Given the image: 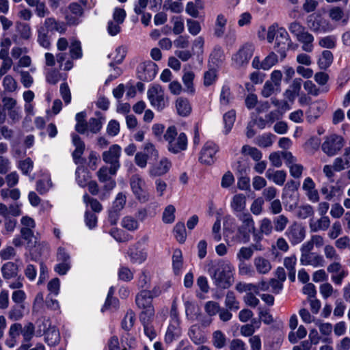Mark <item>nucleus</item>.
Here are the masks:
<instances>
[{
    "instance_id": "nucleus-1",
    "label": "nucleus",
    "mask_w": 350,
    "mask_h": 350,
    "mask_svg": "<svg viewBox=\"0 0 350 350\" xmlns=\"http://www.w3.org/2000/svg\"><path fill=\"white\" fill-rule=\"evenodd\" d=\"M208 266V272L217 288L226 289L232 286L234 267L229 261L221 259L211 261Z\"/></svg>"
},
{
    "instance_id": "nucleus-2",
    "label": "nucleus",
    "mask_w": 350,
    "mask_h": 350,
    "mask_svg": "<svg viewBox=\"0 0 350 350\" xmlns=\"http://www.w3.org/2000/svg\"><path fill=\"white\" fill-rule=\"evenodd\" d=\"M288 29L296 38L297 40L302 44L301 49L307 53H311L314 49V36L306 29L300 22L294 21L291 23Z\"/></svg>"
},
{
    "instance_id": "nucleus-3",
    "label": "nucleus",
    "mask_w": 350,
    "mask_h": 350,
    "mask_svg": "<svg viewBox=\"0 0 350 350\" xmlns=\"http://www.w3.org/2000/svg\"><path fill=\"white\" fill-rule=\"evenodd\" d=\"M177 136V131L175 126H172L167 128L164 134V139L167 142V149L170 152L177 154L187 149V137L184 133H180Z\"/></svg>"
},
{
    "instance_id": "nucleus-4",
    "label": "nucleus",
    "mask_w": 350,
    "mask_h": 350,
    "mask_svg": "<svg viewBox=\"0 0 350 350\" xmlns=\"http://www.w3.org/2000/svg\"><path fill=\"white\" fill-rule=\"evenodd\" d=\"M237 217L242 224L237 228V239L240 243H247L250 240V233L255 230L254 219L249 213H242Z\"/></svg>"
},
{
    "instance_id": "nucleus-5",
    "label": "nucleus",
    "mask_w": 350,
    "mask_h": 350,
    "mask_svg": "<svg viewBox=\"0 0 350 350\" xmlns=\"http://www.w3.org/2000/svg\"><path fill=\"white\" fill-rule=\"evenodd\" d=\"M118 170L112 171V168L107 165L102 166L96 172V176L100 183L103 184V193L100 196V199H104L107 194L112 191L116 185V180L113 178L117 173Z\"/></svg>"
},
{
    "instance_id": "nucleus-6",
    "label": "nucleus",
    "mask_w": 350,
    "mask_h": 350,
    "mask_svg": "<svg viewBox=\"0 0 350 350\" xmlns=\"http://www.w3.org/2000/svg\"><path fill=\"white\" fill-rule=\"evenodd\" d=\"M255 47L254 44L246 42L243 44L239 51L232 57L233 65L237 68L245 66L252 58Z\"/></svg>"
},
{
    "instance_id": "nucleus-7",
    "label": "nucleus",
    "mask_w": 350,
    "mask_h": 350,
    "mask_svg": "<svg viewBox=\"0 0 350 350\" xmlns=\"http://www.w3.org/2000/svg\"><path fill=\"white\" fill-rule=\"evenodd\" d=\"M148 98L151 105L158 111H162L167 105V100L165 98V93L159 85H155L148 89Z\"/></svg>"
},
{
    "instance_id": "nucleus-8",
    "label": "nucleus",
    "mask_w": 350,
    "mask_h": 350,
    "mask_svg": "<svg viewBox=\"0 0 350 350\" xmlns=\"http://www.w3.org/2000/svg\"><path fill=\"white\" fill-rule=\"evenodd\" d=\"M130 185L135 198L141 202L149 200L150 195L145 189L146 183L139 174H134L130 178Z\"/></svg>"
},
{
    "instance_id": "nucleus-9",
    "label": "nucleus",
    "mask_w": 350,
    "mask_h": 350,
    "mask_svg": "<svg viewBox=\"0 0 350 350\" xmlns=\"http://www.w3.org/2000/svg\"><path fill=\"white\" fill-rule=\"evenodd\" d=\"M152 295L151 292L148 291H142L137 296L135 302L137 306L143 309L140 316L153 317L154 315V310L152 305Z\"/></svg>"
},
{
    "instance_id": "nucleus-10",
    "label": "nucleus",
    "mask_w": 350,
    "mask_h": 350,
    "mask_svg": "<svg viewBox=\"0 0 350 350\" xmlns=\"http://www.w3.org/2000/svg\"><path fill=\"white\" fill-rule=\"evenodd\" d=\"M120 154L121 148L117 144L111 146L108 150L104 151L102 154L103 161L110 165L109 167L112 168L113 172L118 170L120 167Z\"/></svg>"
},
{
    "instance_id": "nucleus-11",
    "label": "nucleus",
    "mask_w": 350,
    "mask_h": 350,
    "mask_svg": "<svg viewBox=\"0 0 350 350\" xmlns=\"http://www.w3.org/2000/svg\"><path fill=\"white\" fill-rule=\"evenodd\" d=\"M343 146V139L338 135H332L325 138L322 144V150L328 156L335 155Z\"/></svg>"
},
{
    "instance_id": "nucleus-12",
    "label": "nucleus",
    "mask_w": 350,
    "mask_h": 350,
    "mask_svg": "<svg viewBox=\"0 0 350 350\" xmlns=\"http://www.w3.org/2000/svg\"><path fill=\"white\" fill-rule=\"evenodd\" d=\"M285 235L292 245H297L304 239L306 229L301 224L295 221L288 226Z\"/></svg>"
},
{
    "instance_id": "nucleus-13",
    "label": "nucleus",
    "mask_w": 350,
    "mask_h": 350,
    "mask_svg": "<svg viewBox=\"0 0 350 350\" xmlns=\"http://www.w3.org/2000/svg\"><path fill=\"white\" fill-rule=\"evenodd\" d=\"M293 42L290 38L288 33L284 28H279L278 29V35L275 38L274 49L277 52L280 53L282 56H286V51L291 45Z\"/></svg>"
},
{
    "instance_id": "nucleus-14",
    "label": "nucleus",
    "mask_w": 350,
    "mask_h": 350,
    "mask_svg": "<svg viewBox=\"0 0 350 350\" xmlns=\"http://www.w3.org/2000/svg\"><path fill=\"white\" fill-rule=\"evenodd\" d=\"M157 72V66L155 63L148 61L141 64L138 67L137 74L140 80L150 81L153 80Z\"/></svg>"
},
{
    "instance_id": "nucleus-15",
    "label": "nucleus",
    "mask_w": 350,
    "mask_h": 350,
    "mask_svg": "<svg viewBox=\"0 0 350 350\" xmlns=\"http://www.w3.org/2000/svg\"><path fill=\"white\" fill-rule=\"evenodd\" d=\"M307 26L313 32L321 33H326L332 29L329 23L323 18H319L309 16L307 18Z\"/></svg>"
},
{
    "instance_id": "nucleus-16",
    "label": "nucleus",
    "mask_w": 350,
    "mask_h": 350,
    "mask_svg": "<svg viewBox=\"0 0 350 350\" xmlns=\"http://www.w3.org/2000/svg\"><path fill=\"white\" fill-rule=\"evenodd\" d=\"M218 151L217 146L211 142H206L201 150L200 161L206 165H211L215 162V155Z\"/></svg>"
},
{
    "instance_id": "nucleus-17",
    "label": "nucleus",
    "mask_w": 350,
    "mask_h": 350,
    "mask_svg": "<svg viewBox=\"0 0 350 350\" xmlns=\"http://www.w3.org/2000/svg\"><path fill=\"white\" fill-rule=\"evenodd\" d=\"M300 262L302 265H310L314 267H323L325 260L323 257L317 253L301 254Z\"/></svg>"
},
{
    "instance_id": "nucleus-18",
    "label": "nucleus",
    "mask_w": 350,
    "mask_h": 350,
    "mask_svg": "<svg viewBox=\"0 0 350 350\" xmlns=\"http://www.w3.org/2000/svg\"><path fill=\"white\" fill-rule=\"evenodd\" d=\"M39 29L49 33L53 31H57L60 33H64L66 31V27L62 22L57 21L53 17H47L45 18L43 25Z\"/></svg>"
},
{
    "instance_id": "nucleus-19",
    "label": "nucleus",
    "mask_w": 350,
    "mask_h": 350,
    "mask_svg": "<svg viewBox=\"0 0 350 350\" xmlns=\"http://www.w3.org/2000/svg\"><path fill=\"white\" fill-rule=\"evenodd\" d=\"M172 166L171 161L167 158H162L160 161L152 165L149 170L150 176H161L168 172Z\"/></svg>"
},
{
    "instance_id": "nucleus-20",
    "label": "nucleus",
    "mask_w": 350,
    "mask_h": 350,
    "mask_svg": "<svg viewBox=\"0 0 350 350\" xmlns=\"http://www.w3.org/2000/svg\"><path fill=\"white\" fill-rule=\"evenodd\" d=\"M302 188L306 191V194L310 202H317L319 201L318 191L315 189V183L311 178H305Z\"/></svg>"
},
{
    "instance_id": "nucleus-21",
    "label": "nucleus",
    "mask_w": 350,
    "mask_h": 350,
    "mask_svg": "<svg viewBox=\"0 0 350 350\" xmlns=\"http://www.w3.org/2000/svg\"><path fill=\"white\" fill-rule=\"evenodd\" d=\"M20 269L16 262L9 261L3 264L1 269L3 278L10 280L18 277Z\"/></svg>"
},
{
    "instance_id": "nucleus-22",
    "label": "nucleus",
    "mask_w": 350,
    "mask_h": 350,
    "mask_svg": "<svg viewBox=\"0 0 350 350\" xmlns=\"http://www.w3.org/2000/svg\"><path fill=\"white\" fill-rule=\"evenodd\" d=\"M180 334L181 331L179 327V322H177L176 320L175 319V321L173 323H170L167 327L165 336V342L169 344L172 342L174 340L179 338Z\"/></svg>"
},
{
    "instance_id": "nucleus-23",
    "label": "nucleus",
    "mask_w": 350,
    "mask_h": 350,
    "mask_svg": "<svg viewBox=\"0 0 350 350\" xmlns=\"http://www.w3.org/2000/svg\"><path fill=\"white\" fill-rule=\"evenodd\" d=\"M301 79H295L289 86V88L284 92V97L290 102L293 103L295 98L299 95L301 85Z\"/></svg>"
},
{
    "instance_id": "nucleus-24",
    "label": "nucleus",
    "mask_w": 350,
    "mask_h": 350,
    "mask_svg": "<svg viewBox=\"0 0 350 350\" xmlns=\"http://www.w3.org/2000/svg\"><path fill=\"white\" fill-rule=\"evenodd\" d=\"M127 253L133 262L142 263L147 258V252L139 249L137 245L131 246Z\"/></svg>"
},
{
    "instance_id": "nucleus-25",
    "label": "nucleus",
    "mask_w": 350,
    "mask_h": 350,
    "mask_svg": "<svg viewBox=\"0 0 350 350\" xmlns=\"http://www.w3.org/2000/svg\"><path fill=\"white\" fill-rule=\"evenodd\" d=\"M176 109L179 116L185 117L189 116L191 112V106L187 98L179 97L176 99Z\"/></svg>"
},
{
    "instance_id": "nucleus-26",
    "label": "nucleus",
    "mask_w": 350,
    "mask_h": 350,
    "mask_svg": "<svg viewBox=\"0 0 350 350\" xmlns=\"http://www.w3.org/2000/svg\"><path fill=\"white\" fill-rule=\"evenodd\" d=\"M267 178L271 180L278 185H283L286 178V173L284 170L274 171L272 169H268L265 173Z\"/></svg>"
},
{
    "instance_id": "nucleus-27",
    "label": "nucleus",
    "mask_w": 350,
    "mask_h": 350,
    "mask_svg": "<svg viewBox=\"0 0 350 350\" xmlns=\"http://www.w3.org/2000/svg\"><path fill=\"white\" fill-rule=\"evenodd\" d=\"M254 265L256 271L260 274H267L272 268L270 261L262 256L256 257L254 259Z\"/></svg>"
},
{
    "instance_id": "nucleus-28",
    "label": "nucleus",
    "mask_w": 350,
    "mask_h": 350,
    "mask_svg": "<svg viewBox=\"0 0 350 350\" xmlns=\"http://www.w3.org/2000/svg\"><path fill=\"white\" fill-rule=\"evenodd\" d=\"M152 318L153 317H146L145 315L139 317L140 321L144 327V334L150 340L155 338L157 336V333L152 325Z\"/></svg>"
},
{
    "instance_id": "nucleus-29",
    "label": "nucleus",
    "mask_w": 350,
    "mask_h": 350,
    "mask_svg": "<svg viewBox=\"0 0 350 350\" xmlns=\"http://www.w3.org/2000/svg\"><path fill=\"white\" fill-rule=\"evenodd\" d=\"M188 335L196 345L202 344L206 340L203 332L197 325H193L189 328Z\"/></svg>"
},
{
    "instance_id": "nucleus-30",
    "label": "nucleus",
    "mask_w": 350,
    "mask_h": 350,
    "mask_svg": "<svg viewBox=\"0 0 350 350\" xmlns=\"http://www.w3.org/2000/svg\"><path fill=\"white\" fill-rule=\"evenodd\" d=\"M330 225V220L327 216H321L320 219L314 221L310 220V228L312 232H318L319 230H326Z\"/></svg>"
},
{
    "instance_id": "nucleus-31",
    "label": "nucleus",
    "mask_w": 350,
    "mask_h": 350,
    "mask_svg": "<svg viewBox=\"0 0 350 350\" xmlns=\"http://www.w3.org/2000/svg\"><path fill=\"white\" fill-rule=\"evenodd\" d=\"M325 107V103H323L322 105H315L310 107L306 112V118L308 122L309 123H314L319 118Z\"/></svg>"
},
{
    "instance_id": "nucleus-32",
    "label": "nucleus",
    "mask_w": 350,
    "mask_h": 350,
    "mask_svg": "<svg viewBox=\"0 0 350 350\" xmlns=\"http://www.w3.org/2000/svg\"><path fill=\"white\" fill-rule=\"evenodd\" d=\"M297 263V258L295 255L286 257L284 259V266L288 271V278L293 282L295 280V265Z\"/></svg>"
},
{
    "instance_id": "nucleus-33",
    "label": "nucleus",
    "mask_w": 350,
    "mask_h": 350,
    "mask_svg": "<svg viewBox=\"0 0 350 350\" xmlns=\"http://www.w3.org/2000/svg\"><path fill=\"white\" fill-rule=\"evenodd\" d=\"M225 60L224 51L220 46H215L209 57V63L219 66Z\"/></svg>"
},
{
    "instance_id": "nucleus-34",
    "label": "nucleus",
    "mask_w": 350,
    "mask_h": 350,
    "mask_svg": "<svg viewBox=\"0 0 350 350\" xmlns=\"http://www.w3.org/2000/svg\"><path fill=\"white\" fill-rule=\"evenodd\" d=\"M45 334V342L49 346L57 345L60 340V335L59 331L55 327H51L47 329Z\"/></svg>"
},
{
    "instance_id": "nucleus-35",
    "label": "nucleus",
    "mask_w": 350,
    "mask_h": 350,
    "mask_svg": "<svg viewBox=\"0 0 350 350\" xmlns=\"http://www.w3.org/2000/svg\"><path fill=\"white\" fill-rule=\"evenodd\" d=\"M227 18L222 14L217 15L214 29L215 36L221 38L224 36Z\"/></svg>"
},
{
    "instance_id": "nucleus-36",
    "label": "nucleus",
    "mask_w": 350,
    "mask_h": 350,
    "mask_svg": "<svg viewBox=\"0 0 350 350\" xmlns=\"http://www.w3.org/2000/svg\"><path fill=\"white\" fill-rule=\"evenodd\" d=\"M96 115L98 116V118H91L88 122V130L94 134H96L100 131L104 120V118L99 116L100 115V112L97 113Z\"/></svg>"
},
{
    "instance_id": "nucleus-37",
    "label": "nucleus",
    "mask_w": 350,
    "mask_h": 350,
    "mask_svg": "<svg viewBox=\"0 0 350 350\" xmlns=\"http://www.w3.org/2000/svg\"><path fill=\"white\" fill-rule=\"evenodd\" d=\"M25 305L15 304L8 312V318L12 321H18L24 316Z\"/></svg>"
},
{
    "instance_id": "nucleus-38",
    "label": "nucleus",
    "mask_w": 350,
    "mask_h": 350,
    "mask_svg": "<svg viewBox=\"0 0 350 350\" xmlns=\"http://www.w3.org/2000/svg\"><path fill=\"white\" fill-rule=\"evenodd\" d=\"M289 223L288 218L284 215H279L273 219V226L276 232H282Z\"/></svg>"
},
{
    "instance_id": "nucleus-39",
    "label": "nucleus",
    "mask_w": 350,
    "mask_h": 350,
    "mask_svg": "<svg viewBox=\"0 0 350 350\" xmlns=\"http://www.w3.org/2000/svg\"><path fill=\"white\" fill-rule=\"evenodd\" d=\"M2 85L5 92H14L18 88L16 80L10 75H5L3 77Z\"/></svg>"
},
{
    "instance_id": "nucleus-40",
    "label": "nucleus",
    "mask_w": 350,
    "mask_h": 350,
    "mask_svg": "<svg viewBox=\"0 0 350 350\" xmlns=\"http://www.w3.org/2000/svg\"><path fill=\"white\" fill-rule=\"evenodd\" d=\"M329 17L334 21H339L342 20L343 22H346L347 20L344 19L345 14L344 9L340 6H333L328 11Z\"/></svg>"
},
{
    "instance_id": "nucleus-41",
    "label": "nucleus",
    "mask_w": 350,
    "mask_h": 350,
    "mask_svg": "<svg viewBox=\"0 0 350 350\" xmlns=\"http://www.w3.org/2000/svg\"><path fill=\"white\" fill-rule=\"evenodd\" d=\"M225 306L230 310L239 309V302L237 301L233 291H228L225 298Z\"/></svg>"
},
{
    "instance_id": "nucleus-42",
    "label": "nucleus",
    "mask_w": 350,
    "mask_h": 350,
    "mask_svg": "<svg viewBox=\"0 0 350 350\" xmlns=\"http://www.w3.org/2000/svg\"><path fill=\"white\" fill-rule=\"evenodd\" d=\"M70 58L72 59H80L83 56L81 42L79 40H73L69 46Z\"/></svg>"
},
{
    "instance_id": "nucleus-43",
    "label": "nucleus",
    "mask_w": 350,
    "mask_h": 350,
    "mask_svg": "<svg viewBox=\"0 0 350 350\" xmlns=\"http://www.w3.org/2000/svg\"><path fill=\"white\" fill-rule=\"evenodd\" d=\"M16 31L21 38L29 40L31 36V29L29 24L25 23H16Z\"/></svg>"
},
{
    "instance_id": "nucleus-44",
    "label": "nucleus",
    "mask_w": 350,
    "mask_h": 350,
    "mask_svg": "<svg viewBox=\"0 0 350 350\" xmlns=\"http://www.w3.org/2000/svg\"><path fill=\"white\" fill-rule=\"evenodd\" d=\"M304 89L307 91L308 94L317 96L321 92H327L329 88L324 87L321 90L317 87V85L312 81H306L304 84Z\"/></svg>"
},
{
    "instance_id": "nucleus-45",
    "label": "nucleus",
    "mask_w": 350,
    "mask_h": 350,
    "mask_svg": "<svg viewBox=\"0 0 350 350\" xmlns=\"http://www.w3.org/2000/svg\"><path fill=\"white\" fill-rule=\"evenodd\" d=\"M333 55L329 51L325 50L322 53L321 57L318 61V64L321 69H326L333 62Z\"/></svg>"
},
{
    "instance_id": "nucleus-46",
    "label": "nucleus",
    "mask_w": 350,
    "mask_h": 350,
    "mask_svg": "<svg viewBox=\"0 0 350 350\" xmlns=\"http://www.w3.org/2000/svg\"><path fill=\"white\" fill-rule=\"evenodd\" d=\"M241 152L250 156L254 161H259L262 158V152L255 147L244 145L242 147Z\"/></svg>"
},
{
    "instance_id": "nucleus-47",
    "label": "nucleus",
    "mask_w": 350,
    "mask_h": 350,
    "mask_svg": "<svg viewBox=\"0 0 350 350\" xmlns=\"http://www.w3.org/2000/svg\"><path fill=\"white\" fill-rule=\"evenodd\" d=\"M212 341L215 347L221 349L226 346V338L220 330H217L213 333Z\"/></svg>"
},
{
    "instance_id": "nucleus-48",
    "label": "nucleus",
    "mask_w": 350,
    "mask_h": 350,
    "mask_svg": "<svg viewBox=\"0 0 350 350\" xmlns=\"http://www.w3.org/2000/svg\"><path fill=\"white\" fill-rule=\"evenodd\" d=\"M232 208L236 211H241L245 207V197L243 194H237L233 197Z\"/></svg>"
},
{
    "instance_id": "nucleus-49",
    "label": "nucleus",
    "mask_w": 350,
    "mask_h": 350,
    "mask_svg": "<svg viewBox=\"0 0 350 350\" xmlns=\"http://www.w3.org/2000/svg\"><path fill=\"white\" fill-rule=\"evenodd\" d=\"M195 77V75L191 71H187L185 72L183 76V81L186 87L187 91L190 94H193L195 89L193 85V81Z\"/></svg>"
},
{
    "instance_id": "nucleus-50",
    "label": "nucleus",
    "mask_w": 350,
    "mask_h": 350,
    "mask_svg": "<svg viewBox=\"0 0 350 350\" xmlns=\"http://www.w3.org/2000/svg\"><path fill=\"white\" fill-rule=\"evenodd\" d=\"M259 230L262 234L269 236L273 232L274 228L271 221L269 218L265 217L260 221Z\"/></svg>"
},
{
    "instance_id": "nucleus-51",
    "label": "nucleus",
    "mask_w": 350,
    "mask_h": 350,
    "mask_svg": "<svg viewBox=\"0 0 350 350\" xmlns=\"http://www.w3.org/2000/svg\"><path fill=\"white\" fill-rule=\"evenodd\" d=\"M174 232L177 241L179 243H184L186 239V229L185 224L178 222L174 228Z\"/></svg>"
},
{
    "instance_id": "nucleus-52",
    "label": "nucleus",
    "mask_w": 350,
    "mask_h": 350,
    "mask_svg": "<svg viewBox=\"0 0 350 350\" xmlns=\"http://www.w3.org/2000/svg\"><path fill=\"white\" fill-rule=\"evenodd\" d=\"M172 263L174 273L178 274L183 266V256L180 250H176L174 252L172 256Z\"/></svg>"
},
{
    "instance_id": "nucleus-53",
    "label": "nucleus",
    "mask_w": 350,
    "mask_h": 350,
    "mask_svg": "<svg viewBox=\"0 0 350 350\" xmlns=\"http://www.w3.org/2000/svg\"><path fill=\"white\" fill-rule=\"evenodd\" d=\"M135 321V314L133 311L129 310L127 311L122 322V327L125 330H129L133 326Z\"/></svg>"
},
{
    "instance_id": "nucleus-54",
    "label": "nucleus",
    "mask_w": 350,
    "mask_h": 350,
    "mask_svg": "<svg viewBox=\"0 0 350 350\" xmlns=\"http://www.w3.org/2000/svg\"><path fill=\"white\" fill-rule=\"evenodd\" d=\"M115 53L116 54L111 53L109 55V58L111 57V56H113L112 59H113V62L109 64V66L111 67L114 66V63L120 64L122 62L126 55V51L124 48H123L122 46H118L116 49Z\"/></svg>"
},
{
    "instance_id": "nucleus-55",
    "label": "nucleus",
    "mask_w": 350,
    "mask_h": 350,
    "mask_svg": "<svg viewBox=\"0 0 350 350\" xmlns=\"http://www.w3.org/2000/svg\"><path fill=\"white\" fill-rule=\"evenodd\" d=\"M253 250L250 247H242L239 250L237 257L239 262H245L253 256Z\"/></svg>"
},
{
    "instance_id": "nucleus-56",
    "label": "nucleus",
    "mask_w": 350,
    "mask_h": 350,
    "mask_svg": "<svg viewBox=\"0 0 350 350\" xmlns=\"http://www.w3.org/2000/svg\"><path fill=\"white\" fill-rule=\"evenodd\" d=\"M235 118L236 112L234 110H230L224 115V122L225 124L226 133L231 130L235 121Z\"/></svg>"
},
{
    "instance_id": "nucleus-57",
    "label": "nucleus",
    "mask_w": 350,
    "mask_h": 350,
    "mask_svg": "<svg viewBox=\"0 0 350 350\" xmlns=\"http://www.w3.org/2000/svg\"><path fill=\"white\" fill-rule=\"evenodd\" d=\"M122 226L128 230L133 231L138 228L137 220L131 216H126L122 220Z\"/></svg>"
},
{
    "instance_id": "nucleus-58",
    "label": "nucleus",
    "mask_w": 350,
    "mask_h": 350,
    "mask_svg": "<svg viewBox=\"0 0 350 350\" xmlns=\"http://www.w3.org/2000/svg\"><path fill=\"white\" fill-rule=\"evenodd\" d=\"M20 233L28 247H32L35 245V242L33 241V239L34 238L33 230H29L28 228H21Z\"/></svg>"
},
{
    "instance_id": "nucleus-59",
    "label": "nucleus",
    "mask_w": 350,
    "mask_h": 350,
    "mask_svg": "<svg viewBox=\"0 0 350 350\" xmlns=\"http://www.w3.org/2000/svg\"><path fill=\"white\" fill-rule=\"evenodd\" d=\"M314 213L313 207L310 204L300 206L298 208L297 215L299 218L306 219Z\"/></svg>"
},
{
    "instance_id": "nucleus-60",
    "label": "nucleus",
    "mask_w": 350,
    "mask_h": 350,
    "mask_svg": "<svg viewBox=\"0 0 350 350\" xmlns=\"http://www.w3.org/2000/svg\"><path fill=\"white\" fill-rule=\"evenodd\" d=\"M176 208L173 205H168L165 207L163 213V221L165 224H171L174 222L175 219V213Z\"/></svg>"
},
{
    "instance_id": "nucleus-61",
    "label": "nucleus",
    "mask_w": 350,
    "mask_h": 350,
    "mask_svg": "<svg viewBox=\"0 0 350 350\" xmlns=\"http://www.w3.org/2000/svg\"><path fill=\"white\" fill-rule=\"evenodd\" d=\"M76 175L77 181L81 187H84L88 185L89 175L88 173L84 169L79 167H77L76 170Z\"/></svg>"
},
{
    "instance_id": "nucleus-62",
    "label": "nucleus",
    "mask_w": 350,
    "mask_h": 350,
    "mask_svg": "<svg viewBox=\"0 0 350 350\" xmlns=\"http://www.w3.org/2000/svg\"><path fill=\"white\" fill-rule=\"evenodd\" d=\"M272 137H273V135L271 134L259 135L256 138V144L260 147H269L273 144Z\"/></svg>"
},
{
    "instance_id": "nucleus-63",
    "label": "nucleus",
    "mask_w": 350,
    "mask_h": 350,
    "mask_svg": "<svg viewBox=\"0 0 350 350\" xmlns=\"http://www.w3.org/2000/svg\"><path fill=\"white\" fill-rule=\"evenodd\" d=\"M35 333V326L34 325L29 322L22 327L21 334L24 338L25 341H29L33 336Z\"/></svg>"
},
{
    "instance_id": "nucleus-64",
    "label": "nucleus",
    "mask_w": 350,
    "mask_h": 350,
    "mask_svg": "<svg viewBox=\"0 0 350 350\" xmlns=\"http://www.w3.org/2000/svg\"><path fill=\"white\" fill-rule=\"evenodd\" d=\"M324 254L327 259L330 260H339L340 256L334 247L332 245H326L323 249Z\"/></svg>"
}]
</instances>
